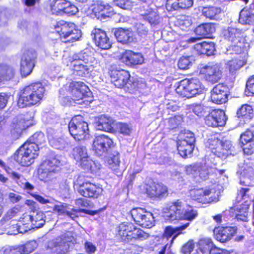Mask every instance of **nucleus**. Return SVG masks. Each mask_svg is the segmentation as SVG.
Returning <instances> with one entry per match:
<instances>
[{
  "instance_id": "b1692460",
  "label": "nucleus",
  "mask_w": 254,
  "mask_h": 254,
  "mask_svg": "<svg viewBox=\"0 0 254 254\" xmlns=\"http://www.w3.org/2000/svg\"><path fill=\"white\" fill-rule=\"evenodd\" d=\"M237 229L235 227H218L213 230L215 238L221 243L226 242L232 238L236 233Z\"/></svg>"
},
{
  "instance_id": "1a4fd4ad",
  "label": "nucleus",
  "mask_w": 254,
  "mask_h": 254,
  "mask_svg": "<svg viewBox=\"0 0 254 254\" xmlns=\"http://www.w3.org/2000/svg\"><path fill=\"white\" fill-rule=\"evenodd\" d=\"M130 214L136 224L142 227L150 228L154 225V218L152 213L144 208H134L130 210Z\"/></svg>"
},
{
  "instance_id": "a19ab883",
  "label": "nucleus",
  "mask_w": 254,
  "mask_h": 254,
  "mask_svg": "<svg viewBox=\"0 0 254 254\" xmlns=\"http://www.w3.org/2000/svg\"><path fill=\"white\" fill-rule=\"evenodd\" d=\"M32 224L34 228L42 227L45 223V214L41 211H35L31 213Z\"/></svg>"
},
{
  "instance_id": "5fc2aeb1",
  "label": "nucleus",
  "mask_w": 254,
  "mask_h": 254,
  "mask_svg": "<svg viewBox=\"0 0 254 254\" xmlns=\"http://www.w3.org/2000/svg\"><path fill=\"white\" fill-rule=\"evenodd\" d=\"M23 254H29L33 252L38 246L35 240L28 241L25 244L19 245Z\"/></svg>"
},
{
  "instance_id": "a211bd4d",
  "label": "nucleus",
  "mask_w": 254,
  "mask_h": 254,
  "mask_svg": "<svg viewBox=\"0 0 254 254\" xmlns=\"http://www.w3.org/2000/svg\"><path fill=\"white\" fill-rule=\"evenodd\" d=\"M78 193L85 197L97 198L102 192V189L89 182H85L79 185Z\"/></svg>"
},
{
  "instance_id": "f704fd0d",
  "label": "nucleus",
  "mask_w": 254,
  "mask_h": 254,
  "mask_svg": "<svg viewBox=\"0 0 254 254\" xmlns=\"http://www.w3.org/2000/svg\"><path fill=\"white\" fill-rule=\"evenodd\" d=\"M190 224V222H187L182 226L175 228L172 226H168L165 228L163 237L168 239L173 236V237L171 240V243H172L179 235L183 233V231L188 228Z\"/></svg>"
},
{
  "instance_id": "412c9836",
  "label": "nucleus",
  "mask_w": 254,
  "mask_h": 254,
  "mask_svg": "<svg viewBox=\"0 0 254 254\" xmlns=\"http://www.w3.org/2000/svg\"><path fill=\"white\" fill-rule=\"evenodd\" d=\"M69 248L68 242H65L62 238H57L49 241L47 246L48 253L54 254H64Z\"/></svg>"
},
{
  "instance_id": "393cba45",
  "label": "nucleus",
  "mask_w": 254,
  "mask_h": 254,
  "mask_svg": "<svg viewBox=\"0 0 254 254\" xmlns=\"http://www.w3.org/2000/svg\"><path fill=\"white\" fill-rule=\"evenodd\" d=\"M60 119L56 117L54 120L49 118V126L47 128V134L49 141L62 135Z\"/></svg>"
},
{
  "instance_id": "f257e3e1",
  "label": "nucleus",
  "mask_w": 254,
  "mask_h": 254,
  "mask_svg": "<svg viewBox=\"0 0 254 254\" xmlns=\"http://www.w3.org/2000/svg\"><path fill=\"white\" fill-rule=\"evenodd\" d=\"M44 140L43 133L36 132L15 153L14 160L23 166H28L34 162L38 155V144Z\"/></svg>"
},
{
  "instance_id": "4468645a",
  "label": "nucleus",
  "mask_w": 254,
  "mask_h": 254,
  "mask_svg": "<svg viewBox=\"0 0 254 254\" xmlns=\"http://www.w3.org/2000/svg\"><path fill=\"white\" fill-rule=\"evenodd\" d=\"M227 117L225 112L221 110H214L209 112L204 118L205 124L208 127H222L226 124Z\"/></svg>"
},
{
  "instance_id": "ddd939ff",
  "label": "nucleus",
  "mask_w": 254,
  "mask_h": 254,
  "mask_svg": "<svg viewBox=\"0 0 254 254\" xmlns=\"http://www.w3.org/2000/svg\"><path fill=\"white\" fill-rule=\"evenodd\" d=\"M113 144L111 138L107 135H100L96 136L93 141V149L99 156L105 154Z\"/></svg>"
},
{
  "instance_id": "338daca9",
  "label": "nucleus",
  "mask_w": 254,
  "mask_h": 254,
  "mask_svg": "<svg viewBox=\"0 0 254 254\" xmlns=\"http://www.w3.org/2000/svg\"><path fill=\"white\" fill-rule=\"evenodd\" d=\"M183 118L180 116L170 118L168 120V125L171 129L177 128L182 122Z\"/></svg>"
},
{
  "instance_id": "f03ea898",
  "label": "nucleus",
  "mask_w": 254,
  "mask_h": 254,
  "mask_svg": "<svg viewBox=\"0 0 254 254\" xmlns=\"http://www.w3.org/2000/svg\"><path fill=\"white\" fill-rule=\"evenodd\" d=\"M44 92L45 88L41 82L31 84L21 90L17 105L20 108L35 105L41 100Z\"/></svg>"
},
{
  "instance_id": "423d86ee",
  "label": "nucleus",
  "mask_w": 254,
  "mask_h": 254,
  "mask_svg": "<svg viewBox=\"0 0 254 254\" xmlns=\"http://www.w3.org/2000/svg\"><path fill=\"white\" fill-rule=\"evenodd\" d=\"M88 87L83 82H73L69 87L71 98L74 102L82 107L89 105L90 101L87 99L86 96L90 94Z\"/></svg>"
},
{
  "instance_id": "e2e57ef3",
  "label": "nucleus",
  "mask_w": 254,
  "mask_h": 254,
  "mask_svg": "<svg viewBox=\"0 0 254 254\" xmlns=\"http://www.w3.org/2000/svg\"><path fill=\"white\" fill-rule=\"evenodd\" d=\"M210 108L201 104H195L193 106L192 112L198 117H203L207 113H209Z\"/></svg>"
},
{
  "instance_id": "4be33fe9",
  "label": "nucleus",
  "mask_w": 254,
  "mask_h": 254,
  "mask_svg": "<svg viewBox=\"0 0 254 254\" xmlns=\"http://www.w3.org/2000/svg\"><path fill=\"white\" fill-rule=\"evenodd\" d=\"M91 35L95 45L100 48L107 50L111 48V42L104 31L100 29H94Z\"/></svg>"
},
{
  "instance_id": "8fccbe9b",
  "label": "nucleus",
  "mask_w": 254,
  "mask_h": 254,
  "mask_svg": "<svg viewBox=\"0 0 254 254\" xmlns=\"http://www.w3.org/2000/svg\"><path fill=\"white\" fill-rule=\"evenodd\" d=\"M198 246L199 250L203 254L209 252L210 254V251L215 247L211 239L208 238L200 240L198 242Z\"/></svg>"
},
{
  "instance_id": "dca6fc26",
  "label": "nucleus",
  "mask_w": 254,
  "mask_h": 254,
  "mask_svg": "<svg viewBox=\"0 0 254 254\" xmlns=\"http://www.w3.org/2000/svg\"><path fill=\"white\" fill-rule=\"evenodd\" d=\"M0 166L3 168L12 179L28 192L32 191L34 189V186L28 182L22 175L13 171L9 167L6 166L5 163L1 160H0Z\"/></svg>"
},
{
  "instance_id": "6ab92c4d",
  "label": "nucleus",
  "mask_w": 254,
  "mask_h": 254,
  "mask_svg": "<svg viewBox=\"0 0 254 254\" xmlns=\"http://www.w3.org/2000/svg\"><path fill=\"white\" fill-rule=\"evenodd\" d=\"M228 88L226 85L218 84L211 91V100L217 104H222L227 102Z\"/></svg>"
},
{
  "instance_id": "473e14b6",
  "label": "nucleus",
  "mask_w": 254,
  "mask_h": 254,
  "mask_svg": "<svg viewBox=\"0 0 254 254\" xmlns=\"http://www.w3.org/2000/svg\"><path fill=\"white\" fill-rule=\"evenodd\" d=\"M186 172L188 174H192L194 176L198 175L203 180L206 179L210 173L208 169L206 167L198 164L187 166Z\"/></svg>"
},
{
  "instance_id": "ea45409f",
  "label": "nucleus",
  "mask_w": 254,
  "mask_h": 254,
  "mask_svg": "<svg viewBox=\"0 0 254 254\" xmlns=\"http://www.w3.org/2000/svg\"><path fill=\"white\" fill-rule=\"evenodd\" d=\"M49 142L52 147L59 150L65 149L69 146V142L68 139L63 134L49 140Z\"/></svg>"
},
{
  "instance_id": "c03bdc74",
  "label": "nucleus",
  "mask_w": 254,
  "mask_h": 254,
  "mask_svg": "<svg viewBox=\"0 0 254 254\" xmlns=\"http://www.w3.org/2000/svg\"><path fill=\"white\" fill-rule=\"evenodd\" d=\"M215 31V27L212 23H204L198 26L195 29L197 35L205 37L212 34Z\"/></svg>"
},
{
  "instance_id": "4d7b16f0",
  "label": "nucleus",
  "mask_w": 254,
  "mask_h": 254,
  "mask_svg": "<svg viewBox=\"0 0 254 254\" xmlns=\"http://www.w3.org/2000/svg\"><path fill=\"white\" fill-rule=\"evenodd\" d=\"M142 15L143 18L151 25H156L159 22V16L155 11L150 10Z\"/></svg>"
},
{
  "instance_id": "e433bc0d",
  "label": "nucleus",
  "mask_w": 254,
  "mask_h": 254,
  "mask_svg": "<svg viewBox=\"0 0 254 254\" xmlns=\"http://www.w3.org/2000/svg\"><path fill=\"white\" fill-rule=\"evenodd\" d=\"M195 49L199 51L201 54H204L207 56L213 55L215 50V44L213 42H207L206 41L197 43L195 45Z\"/></svg>"
},
{
  "instance_id": "c85d7f7f",
  "label": "nucleus",
  "mask_w": 254,
  "mask_h": 254,
  "mask_svg": "<svg viewBox=\"0 0 254 254\" xmlns=\"http://www.w3.org/2000/svg\"><path fill=\"white\" fill-rule=\"evenodd\" d=\"M211 191L209 190L199 189H194L190 191L191 198L199 203H207L212 201L209 197Z\"/></svg>"
},
{
  "instance_id": "6e6552de",
  "label": "nucleus",
  "mask_w": 254,
  "mask_h": 254,
  "mask_svg": "<svg viewBox=\"0 0 254 254\" xmlns=\"http://www.w3.org/2000/svg\"><path fill=\"white\" fill-rule=\"evenodd\" d=\"M180 139L177 142L178 150L180 155L183 158L190 156L194 147L195 137L194 134L187 131L180 135Z\"/></svg>"
},
{
  "instance_id": "603ef678",
  "label": "nucleus",
  "mask_w": 254,
  "mask_h": 254,
  "mask_svg": "<svg viewBox=\"0 0 254 254\" xmlns=\"http://www.w3.org/2000/svg\"><path fill=\"white\" fill-rule=\"evenodd\" d=\"M220 12V8L214 6L204 7L202 9V14L210 19H215Z\"/></svg>"
},
{
  "instance_id": "69168bd1",
  "label": "nucleus",
  "mask_w": 254,
  "mask_h": 254,
  "mask_svg": "<svg viewBox=\"0 0 254 254\" xmlns=\"http://www.w3.org/2000/svg\"><path fill=\"white\" fill-rule=\"evenodd\" d=\"M3 254H23L19 245L7 246L2 249Z\"/></svg>"
},
{
  "instance_id": "09e8293b",
  "label": "nucleus",
  "mask_w": 254,
  "mask_h": 254,
  "mask_svg": "<svg viewBox=\"0 0 254 254\" xmlns=\"http://www.w3.org/2000/svg\"><path fill=\"white\" fill-rule=\"evenodd\" d=\"M232 148V144L230 141L227 140L221 141L220 150H216L214 152V154L218 157H226L229 154L228 151L231 150Z\"/></svg>"
},
{
  "instance_id": "bb28decb",
  "label": "nucleus",
  "mask_w": 254,
  "mask_h": 254,
  "mask_svg": "<svg viewBox=\"0 0 254 254\" xmlns=\"http://www.w3.org/2000/svg\"><path fill=\"white\" fill-rule=\"evenodd\" d=\"M122 60L127 65L140 64L144 61V58L140 53L131 51H126L123 55Z\"/></svg>"
},
{
  "instance_id": "c756f323",
  "label": "nucleus",
  "mask_w": 254,
  "mask_h": 254,
  "mask_svg": "<svg viewBox=\"0 0 254 254\" xmlns=\"http://www.w3.org/2000/svg\"><path fill=\"white\" fill-rule=\"evenodd\" d=\"M75 26L73 23L61 20L57 22L55 25V29L63 41L69 33L74 29Z\"/></svg>"
},
{
  "instance_id": "20e7f679",
  "label": "nucleus",
  "mask_w": 254,
  "mask_h": 254,
  "mask_svg": "<svg viewBox=\"0 0 254 254\" xmlns=\"http://www.w3.org/2000/svg\"><path fill=\"white\" fill-rule=\"evenodd\" d=\"M205 87L196 78H186L178 83L176 88V93L182 97L191 98L196 95L202 94Z\"/></svg>"
},
{
  "instance_id": "f3484780",
  "label": "nucleus",
  "mask_w": 254,
  "mask_h": 254,
  "mask_svg": "<svg viewBox=\"0 0 254 254\" xmlns=\"http://www.w3.org/2000/svg\"><path fill=\"white\" fill-rule=\"evenodd\" d=\"M225 38L232 43V47L238 51L240 49V53L243 51L244 46L241 43L243 40L242 38V32L241 30L234 27H229L224 32Z\"/></svg>"
},
{
  "instance_id": "2f4dec72",
  "label": "nucleus",
  "mask_w": 254,
  "mask_h": 254,
  "mask_svg": "<svg viewBox=\"0 0 254 254\" xmlns=\"http://www.w3.org/2000/svg\"><path fill=\"white\" fill-rule=\"evenodd\" d=\"M92 11L95 13V15L97 13H100L101 15H105L106 16H109V15H107V14H110L113 12V8L107 2L98 0L94 2L92 5Z\"/></svg>"
},
{
  "instance_id": "a878e982",
  "label": "nucleus",
  "mask_w": 254,
  "mask_h": 254,
  "mask_svg": "<svg viewBox=\"0 0 254 254\" xmlns=\"http://www.w3.org/2000/svg\"><path fill=\"white\" fill-rule=\"evenodd\" d=\"M114 121L110 117L101 116L95 122V127L97 130L111 132L113 130Z\"/></svg>"
},
{
  "instance_id": "052dcab7",
  "label": "nucleus",
  "mask_w": 254,
  "mask_h": 254,
  "mask_svg": "<svg viewBox=\"0 0 254 254\" xmlns=\"http://www.w3.org/2000/svg\"><path fill=\"white\" fill-rule=\"evenodd\" d=\"M142 85L139 83L137 80H135L133 78L128 79L125 89H127L129 93H133L135 91L138 90Z\"/></svg>"
},
{
  "instance_id": "6e6d98bb",
  "label": "nucleus",
  "mask_w": 254,
  "mask_h": 254,
  "mask_svg": "<svg viewBox=\"0 0 254 254\" xmlns=\"http://www.w3.org/2000/svg\"><path fill=\"white\" fill-rule=\"evenodd\" d=\"M76 162L79 166L85 170H94V166L95 165V163L89 158L88 155L87 157H85V159L78 160Z\"/></svg>"
},
{
  "instance_id": "5701e85b",
  "label": "nucleus",
  "mask_w": 254,
  "mask_h": 254,
  "mask_svg": "<svg viewBox=\"0 0 254 254\" xmlns=\"http://www.w3.org/2000/svg\"><path fill=\"white\" fill-rule=\"evenodd\" d=\"M111 82L117 88L125 87L130 77L128 72L125 70H112L109 72Z\"/></svg>"
},
{
  "instance_id": "9d476101",
  "label": "nucleus",
  "mask_w": 254,
  "mask_h": 254,
  "mask_svg": "<svg viewBox=\"0 0 254 254\" xmlns=\"http://www.w3.org/2000/svg\"><path fill=\"white\" fill-rule=\"evenodd\" d=\"M27 115L20 114L12 120L11 125L10 134L12 139L19 138L22 131L30 125Z\"/></svg>"
},
{
  "instance_id": "774afa93",
  "label": "nucleus",
  "mask_w": 254,
  "mask_h": 254,
  "mask_svg": "<svg viewBox=\"0 0 254 254\" xmlns=\"http://www.w3.org/2000/svg\"><path fill=\"white\" fill-rule=\"evenodd\" d=\"M117 129L124 135H129L131 129L127 124L119 123L116 124Z\"/></svg>"
},
{
  "instance_id": "bf43d9fd",
  "label": "nucleus",
  "mask_w": 254,
  "mask_h": 254,
  "mask_svg": "<svg viewBox=\"0 0 254 254\" xmlns=\"http://www.w3.org/2000/svg\"><path fill=\"white\" fill-rule=\"evenodd\" d=\"M193 60L192 57H182L178 61L179 68L183 70L189 68L192 65Z\"/></svg>"
},
{
  "instance_id": "f8f14e48",
  "label": "nucleus",
  "mask_w": 254,
  "mask_h": 254,
  "mask_svg": "<svg viewBox=\"0 0 254 254\" xmlns=\"http://www.w3.org/2000/svg\"><path fill=\"white\" fill-rule=\"evenodd\" d=\"M200 73L205 75V79L208 82L214 83L221 78V67L219 64L209 63L200 69Z\"/></svg>"
},
{
  "instance_id": "de8ad7c7",
  "label": "nucleus",
  "mask_w": 254,
  "mask_h": 254,
  "mask_svg": "<svg viewBox=\"0 0 254 254\" xmlns=\"http://www.w3.org/2000/svg\"><path fill=\"white\" fill-rule=\"evenodd\" d=\"M108 163L109 167L113 170L116 174L121 173L120 170V157L118 152H115V154L111 155L109 157Z\"/></svg>"
},
{
  "instance_id": "680f3d73",
  "label": "nucleus",
  "mask_w": 254,
  "mask_h": 254,
  "mask_svg": "<svg viewBox=\"0 0 254 254\" xmlns=\"http://www.w3.org/2000/svg\"><path fill=\"white\" fill-rule=\"evenodd\" d=\"M221 143V140L218 139L217 138L211 137L208 140L206 145L211 150L212 152L214 154V152L216 150H220Z\"/></svg>"
},
{
  "instance_id": "7ed1b4c3",
  "label": "nucleus",
  "mask_w": 254,
  "mask_h": 254,
  "mask_svg": "<svg viewBox=\"0 0 254 254\" xmlns=\"http://www.w3.org/2000/svg\"><path fill=\"white\" fill-rule=\"evenodd\" d=\"M165 215L168 220H183L191 222L198 216L197 211L180 200L173 202Z\"/></svg>"
},
{
  "instance_id": "cd10ccee",
  "label": "nucleus",
  "mask_w": 254,
  "mask_h": 254,
  "mask_svg": "<svg viewBox=\"0 0 254 254\" xmlns=\"http://www.w3.org/2000/svg\"><path fill=\"white\" fill-rule=\"evenodd\" d=\"M69 61L76 74L81 76H86L93 69V64H87L84 62H79V60L69 59Z\"/></svg>"
},
{
  "instance_id": "58836bf2",
  "label": "nucleus",
  "mask_w": 254,
  "mask_h": 254,
  "mask_svg": "<svg viewBox=\"0 0 254 254\" xmlns=\"http://www.w3.org/2000/svg\"><path fill=\"white\" fill-rule=\"evenodd\" d=\"M128 234L129 235H128L127 242H131L133 240L143 241L147 239L149 236L148 233L136 227L134 225V229H131V231Z\"/></svg>"
},
{
  "instance_id": "c9c22d12",
  "label": "nucleus",
  "mask_w": 254,
  "mask_h": 254,
  "mask_svg": "<svg viewBox=\"0 0 254 254\" xmlns=\"http://www.w3.org/2000/svg\"><path fill=\"white\" fill-rule=\"evenodd\" d=\"M114 34L120 43L127 44L133 41V33L128 29H118L115 31Z\"/></svg>"
},
{
  "instance_id": "3c124183",
  "label": "nucleus",
  "mask_w": 254,
  "mask_h": 254,
  "mask_svg": "<svg viewBox=\"0 0 254 254\" xmlns=\"http://www.w3.org/2000/svg\"><path fill=\"white\" fill-rule=\"evenodd\" d=\"M18 226L19 227H23V228H25V229L24 230L25 232L30 230L31 229H34L33 224H32L31 214L24 213L22 217L20 218Z\"/></svg>"
},
{
  "instance_id": "13d9d810",
  "label": "nucleus",
  "mask_w": 254,
  "mask_h": 254,
  "mask_svg": "<svg viewBox=\"0 0 254 254\" xmlns=\"http://www.w3.org/2000/svg\"><path fill=\"white\" fill-rule=\"evenodd\" d=\"M81 35V30L77 29L75 26L74 29L69 33L63 42L65 43L75 42L79 40Z\"/></svg>"
},
{
  "instance_id": "864d4df0",
  "label": "nucleus",
  "mask_w": 254,
  "mask_h": 254,
  "mask_svg": "<svg viewBox=\"0 0 254 254\" xmlns=\"http://www.w3.org/2000/svg\"><path fill=\"white\" fill-rule=\"evenodd\" d=\"M72 155L76 161L81 160L87 157V150L85 146H77L73 148Z\"/></svg>"
},
{
  "instance_id": "79ce46f5",
  "label": "nucleus",
  "mask_w": 254,
  "mask_h": 254,
  "mask_svg": "<svg viewBox=\"0 0 254 254\" xmlns=\"http://www.w3.org/2000/svg\"><path fill=\"white\" fill-rule=\"evenodd\" d=\"M67 3L65 0H53L50 4V9L53 14L57 15H63V11L65 6Z\"/></svg>"
},
{
  "instance_id": "0eeeda50",
  "label": "nucleus",
  "mask_w": 254,
  "mask_h": 254,
  "mask_svg": "<svg viewBox=\"0 0 254 254\" xmlns=\"http://www.w3.org/2000/svg\"><path fill=\"white\" fill-rule=\"evenodd\" d=\"M68 130L76 140H85L90 138L88 125L86 122L82 121L80 116L74 117L71 120L68 124Z\"/></svg>"
},
{
  "instance_id": "0e129e2a",
  "label": "nucleus",
  "mask_w": 254,
  "mask_h": 254,
  "mask_svg": "<svg viewBox=\"0 0 254 254\" xmlns=\"http://www.w3.org/2000/svg\"><path fill=\"white\" fill-rule=\"evenodd\" d=\"M243 64L242 61L233 59L227 63V67L231 73H234L242 66Z\"/></svg>"
},
{
  "instance_id": "49530a36",
  "label": "nucleus",
  "mask_w": 254,
  "mask_h": 254,
  "mask_svg": "<svg viewBox=\"0 0 254 254\" xmlns=\"http://www.w3.org/2000/svg\"><path fill=\"white\" fill-rule=\"evenodd\" d=\"M239 22L243 24H252L254 23V14L245 8L240 12Z\"/></svg>"
},
{
  "instance_id": "a18cd8bd",
  "label": "nucleus",
  "mask_w": 254,
  "mask_h": 254,
  "mask_svg": "<svg viewBox=\"0 0 254 254\" xmlns=\"http://www.w3.org/2000/svg\"><path fill=\"white\" fill-rule=\"evenodd\" d=\"M131 229H134V225L131 223L124 222L119 226L118 234L123 241L127 242Z\"/></svg>"
},
{
  "instance_id": "39448f33",
  "label": "nucleus",
  "mask_w": 254,
  "mask_h": 254,
  "mask_svg": "<svg viewBox=\"0 0 254 254\" xmlns=\"http://www.w3.org/2000/svg\"><path fill=\"white\" fill-rule=\"evenodd\" d=\"M61 164L59 157L55 156L44 161L40 165L38 172L40 180L49 183L56 179Z\"/></svg>"
},
{
  "instance_id": "9b49d317",
  "label": "nucleus",
  "mask_w": 254,
  "mask_h": 254,
  "mask_svg": "<svg viewBox=\"0 0 254 254\" xmlns=\"http://www.w3.org/2000/svg\"><path fill=\"white\" fill-rule=\"evenodd\" d=\"M36 54L33 51H26L22 55L20 70L22 76L26 77L31 73L35 66Z\"/></svg>"
},
{
  "instance_id": "7c9ffc66",
  "label": "nucleus",
  "mask_w": 254,
  "mask_h": 254,
  "mask_svg": "<svg viewBox=\"0 0 254 254\" xmlns=\"http://www.w3.org/2000/svg\"><path fill=\"white\" fill-rule=\"evenodd\" d=\"M192 4V0H167L166 8L169 11L179 10L189 8Z\"/></svg>"
},
{
  "instance_id": "aec40b11",
  "label": "nucleus",
  "mask_w": 254,
  "mask_h": 254,
  "mask_svg": "<svg viewBox=\"0 0 254 254\" xmlns=\"http://www.w3.org/2000/svg\"><path fill=\"white\" fill-rule=\"evenodd\" d=\"M145 192L151 198H163L168 194L167 188L161 183L151 182L146 185Z\"/></svg>"
},
{
  "instance_id": "2eb2a0df",
  "label": "nucleus",
  "mask_w": 254,
  "mask_h": 254,
  "mask_svg": "<svg viewBox=\"0 0 254 254\" xmlns=\"http://www.w3.org/2000/svg\"><path fill=\"white\" fill-rule=\"evenodd\" d=\"M53 210L54 211L57 212L59 215L67 216L73 220H75L76 219L78 218V213L79 212H82L91 215L94 214L92 211L85 209H69L66 204L61 202H59L58 204H55Z\"/></svg>"
},
{
  "instance_id": "72a5a7b5",
  "label": "nucleus",
  "mask_w": 254,
  "mask_h": 254,
  "mask_svg": "<svg viewBox=\"0 0 254 254\" xmlns=\"http://www.w3.org/2000/svg\"><path fill=\"white\" fill-rule=\"evenodd\" d=\"M16 72L14 67L6 64H0V76L1 83L12 79Z\"/></svg>"
},
{
  "instance_id": "37998d69",
  "label": "nucleus",
  "mask_w": 254,
  "mask_h": 254,
  "mask_svg": "<svg viewBox=\"0 0 254 254\" xmlns=\"http://www.w3.org/2000/svg\"><path fill=\"white\" fill-rule=\"evenodd\" d=\"M253 109L251 106L245 104L243 105L237 111V116L238 118L243 120L244 122L249 121L252 118Z\"/></svg>"
},
{
  "instance_id": "4c0bfd02",
  "label": "nucleus",
  "mask_w": 254,
  "mask_h": 254,
  "mask_svg": "<svg viewBox=\"0 0 254 254\" xmlns=\"http://www.w3.org/2000/svg\"><path fill=\"white\" fill-rule=\"evenodd\" d=\"M90 54L88 50H85L73 54L71 57H69V59L79 60V62H84L87 64H93L95 59Z\"/></svg>"
}]
</instances>
